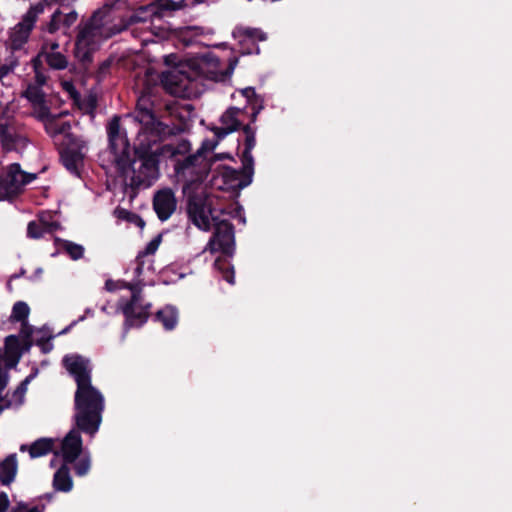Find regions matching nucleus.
Masks as SVG:
<instances>
[{
	"label": "nucleus",
	"instance_id": "50",
	"mask_svg": "<svg viewBox=\"0 0 512 512\" xmlns=\"http://www.w3.org/2000/svg\"><path fill=\"white\" fill-rule=\"evenodd\" d=\"M77 20V13L75 11L69 12L65 15L63 23L66 27H70Z\"/></svg>",
	"mask_w": 512,
	"mask_h": 512
},
{
	"label": "nucleus",
	"instance_id": "39",
	"mask_svg": "<svg viewBox=\"0 0 512 512\" xmlns=\"http://www.w3.org/2000/svg\"><path fill=\"white\" fill-rule=\"evenodd\" d=\"M238 61L239 60H238V58L236 56H233V57L229 58L227 68L221 73V79L222 80L230 77L233 74L234 69L236 68V66L238 64Z\"/></svg>",
	"mask_w": 512,
	"mask_h": 512
},
{
	"label": "nucleus",
	"instance_id": "57",
	"mask_svg": "<svg viewBox=\"0 0 512 512\" xmlns=\"http://www.w3.org/2000/svg\"><path fill=\"white\" fill-rule=\"evenodd\" d=\"M105 288H106L108 291H111V292H112V291H115V290L117 289V284H116L113 280L109 279V280H107V281L105 282Z\"/></svg>",
	"mask_w": 512,
	"mask_h": 512
},
{
	"label": "nucleus",
	"instance_id": "60",
	"mask_svg": "<svg viewBox=\"0 0 512 512\" xmlns=\"http://www.w3.org/2000/svg\"><path fill=\"white\" fill-rule=\"evenodd\" d=\"M70 129V124L68 122H64L61 124V126L56 130L57 134H62L66 130Z\"/></svg>",
	"mask_w": 512,
	"mask_h": 512
},
{
	"label": "nucleus",
	"instance_id": "55",
	"mask_svg": "<svg viewBox=\"0 0 512 512\" xmlns=\"http://www.w3.org/2000/svg\"><path fill=\"white\" fill-rule=\"evenodd\" d=\"M27 510V504L24 502H19L15 507L12 508L10 512H25Z\"/></svg>",
	"mask_w": 512,
	"mask_h": 512
},
{
	"label": "nucleus",
	"instance_id": "9",
	"mask_svg": "<svg viewBox=\"0 0 512 512\" xmlns=\"http://www.w3.org/2000/svg\"><path fill=\"white\" fill-rule=\"evenodd\" d=\"M216 143L205 140L197 153L185 157L175 163V172L185 178L184 190L187 191L193 183H203L210 172V163L205 153L212 151Z\"/></svg>",
	"mask_w": 512,
	"mask_h": 512
},
{
	"label": "nucleus",
	"instance_id": "30",
	"mask_svg": "<svg viewBox=\"0 0 512 512\" xmlns=\"http://www.w3.org/2000/svg\"><path fill=\"white\" fill-rule=\"evenodd\" d=\"M44 57L52 69L63 70L68 65L67 58L60 52H45Z\"/></svg>",
	"mask_w": 512,
	"mask_h": 512
},
{
	"label": "nucleus",
	"instance_id": "62",
	"mask_svg": "<svg viewBox=\"0 0 512 512\" xmlns=\"http://www.w3.org/2000/svg\"><path fill=\"white\" fill-rule=\"evenodd\" d=\"M58 48H59V44H58L57 42H52V43L50 44V50H51L52 52H54V51H55V50H57Z\"/></svg>",
	"mask_w": 512,
	"mask_h": 512
},
{
	"label": "nucleus",
	"instance_id": "12",
	"mask_svg": "<svg viewBox=\"0 0 512 512\" xmlns=\"http://www.w3.org/2000/svg\"><path fill=\"white\" fill-rule=\"evenodd\" d=\"M182 7L181 2L173 0H155L153 3L138 8L127 20L120 26H113L107 37L116 35L126 30L135 23L147 22L153 18H161L165 12L177 11Z\"/></svg>",
	"mask_w": 512,
	"mask_h": 512
},
{
	"label": "nucleus",
	"instance_id": "24",
	"mask_svg": "<svg viewBox=\"0 0 512 512\" xmlns=\"http://www.w3.org/2000/svg\"><path fill=\"white\" fill-rule=\"evenodd\" d=\"M31 31L24 27H19L18 24L14 27L13 31L10 33L9 41L10 47L13 51H18L22 49L24 44L27 43Z\"/></svg>",
	"mask_w": 512,
	"mask_h": 512
},
{
	"label": "nucleus",
	"instance_id": "20",
	"mask_svg": "<svg viewBox=\"0 0 512 512\" xmlns=\"http://www.w3.org/2000/svg\"><path fill=\"white\" fill-rule=\"evenodd\" d=\"M153 321L161 323L166 331L173 330L178 323V311L171 305H166L153 316Z\"/></svg>",
	"mask_w": 512,
	"mask_h": 512
},
{
	"label": "nucleus",
	"instance_id": "35",
	"mask_svg": "<svg viewBox=\"0 0 512 512\" xmlns=\"http://www.w3.org/2000/svg\"><path fill=\"white\" fill-rule=\"evenodd\" d=\"M161 240L162 236L160 234L157 235L146 245L145 249L143 251H140L138 254L141 255L142 257H146L147 255H153L157 251L161 243Z\"/></svg>",
	"mask_w": 512,
	"mask_h": 512
},
{
	"label": "nucleus",
	"instance_id": "53",
	"mask_svg": "<svg viewBox=\"0 0 512 512\" xmlns=\"http://www.w3.org/2000/svg\"><path fill=\"white\" fill-rule=\"evenodd\" d=\"M177 56L175 54H170L165 56L164 62L166 65L172 67L180 66L181 64L176 63Z\"/></svg>",
	"mask_w": 512,
	"mask_h": 512
},
{
	"label": "nucleus",
	"instance_id": "41",
	"mask_svg": "<svg viewBox=\"0 0 512 512\" xmlns=\"http://www.w3.org/2000/svg\"><path fill=\"white\" fill-rule=\"evenodd\" d=\"M45 49H46V46H43L41 52L36 57H34L31 61L34 72L41 71L43 68L42 56H44V54H45V51H44Z\"/></svg>",
	"mask_w": 512,
	"mask_h": 512
},
{
	"label": "nucleus",
	"instance_id": "63",
	"mask_svg": "<svg viewBox=\"0 0 512 512\" xmlns=\"http://www.w3.org/2000/svg\"><path fill=\"white\" fill-rule=\"evenodd\" d=\"M20 451H21V452H25V451H28V452H29V445H27V444H22V445L20 446Z\"/></svg>",
	"mask_w": 512,
	"mask_h": 512
},
{
	"label": "nucleus",
	"instance_id": "47",
	"mask_svg": "<svg viewBox=\"0 0 512 512\" xmlns=\"http://www.w3.org/2000/svg\"><path fill=\"white\" fill-rule=\"evenodd\" d=\"M10 501L6 492H0V512H7Z\"/></svg>",
	"mask_w": 512,
	"mask_h": 512
},
{
	"label": "nucleus",
	"instance_id": "31",
	"mask_svg": "<svg viewBox=\"0 0 512 512\" xmlns=\"http://www.w3.org/2000/svg\"><path fill=\"white\" fill-rule=\"evenodd\" d=\"M4 354L22 356L19 336L11 334L5 337Z\"/></svg>",
	"mask_w": 512,
	"mask_h": 512
},
{
	"label": "nucleus",
	"instance_id": "48",
	"mask_svg": "<svg viewBox=\"0 0 512 512\" xmlns=\"http://www.w3.org/2000/svg\"><path fill=\"white\" fill-rule=\"evenodd\" d=\"M37 177L36 174L34 173H28V172H25L21 169V175H20V178H21V183L23 184V186L31 183L33 180H35Z\"/></svg>",
	"mask_w": 512,
	"mask_h": 512
},
{
	"label": "nucleus",
	"instance_id": "3",
	"mask_svg": "<svg viewBox=\"0 0 512 512\" xmlns=\"http://www.w3.org/2000/svg\"><path fill=\"white\" fill-rule=\"evenodd\" d=\"M246 99L243 108L231 106L220 117L221 126L214 127L213 132L218 140L224 139L228 134L242 129L256 122L258 115L264 109V99L257 94L254 87L239 90Z\"/></svg>",
	"mask_w": 512,
	"mask_h": 512
},
{
	"label": "nucleus",
	"instance_id": "40",
	"mask_svg": "<svg viewBox=\"0 0 512 512\" xmlns=\"http://www.w3.org/2000/svg\"><path fill=\"white\" fill-rule=\"evenodd\" d=\"M33 326L26 322H21L20 337L21 339H32Z\"/></svg>",
	"mask_w": 512,
	"mask_h": 512
},
{
	"label": "nucleus",
	"instance_id": "33",
	"mask_svg": "<svg viewBox=\"0 0 512 512\" xmlns=\"http://www.w3.org/2000/svg\"><path fill=\"white\" fill-rule=\"evenodd\" d=\"M164 148L171 152L172 156L176 155H184L190 151L191 145L188 140H181L176 146L174 145H166Z\"/></svg>",
	"mask_w": 512,
	"mask_h": 512
},
{
	"label": "nucleus",
	"instance_id": "26",
	"mask_svg": "<svg viewBox=\"0 0 512 512\" xmlns=\"http://www.w3.org/2000/svg\"><path fill=\"white\" fill-rule=\"evenodd\" d=\"M55 243L59 245L72 260H79L84 255V247L69 240L55 238Z\"/></svg>",
	"mask_w": 512,
	"mask_h": 512
},
{
	"label": "nucleus",
	"instance_id": "28",
	"mask_svg": "<svg viewBox=\"0 0 512 512\" xmlns=\"http://www.w3.org/2000/svg\"><path fill=\"white\" fill-rule=\"evenodd\" d=\"M129 170L133 172V175L130 177L129 182L125 183V191L127 192L130 189L133 194H136L138 189L145 183L146 178L137 171L135 164H133V168L129 167L125 171H120L124 174Z\"/></svg>",
	"mask_w": 512,
	"mask_h": 512
},
{
	"label": "nucleus",
	"instance_id": "61",
	"mask_svg": "<svg viewBox=\"0 0 512 512\" xmlns=\"http://www.w3.org/2000/svg\"><path fill=\"white\" fill-rule=\"evenodd\" d=\"M66 0H50V2H48L47 4L48 5H52V4H57V5H60V6H64V2Z\"/></svg>",
	"mask_w": 512,
	"mask_h": 512
},
{
	"label": "nucleus",
	"instance_id": "22",
	"mask_svg": "<svg viewBox=\"0 0 512 512\" xmlns=\"http://www.w3.org/2000/svg\"><path fill=\"white\" fill-rule=\"evenodd\" d=\"M53 487L56 491L69 492L73 488V481L70 476L68 464L63 463L55 472L53 477Z\"/></svg>",
	"mask_w": 512,
	"mask_h": 512
},
{
	"label": "nucleus",
	"instance_id": "11",
	"mask_svg": "<svg viewBox=\"0 0 512 512\" xmlns=\"http://www.w3.org/2000/svg\"><path fill=\"white\" fill-rule=\"evenodd\" d=\"M107 135L109 149L114 156L118 169L125 171L129 167L133 168L135 159H132L131 146L126 132L121 130L120 117L118 115H114L108 123Z\"/></svg>",
	"mask_w": 512,
	"mask_h": 512
},
{
	"label": "nucleus",
	"instance_id": "52",
	"mask_svg": "<svg viewBox=\"0 0 512 512\" xmlns=\"http://www.w3.org/2000/svg\"><path fill=\"white\" fill-rule=\"evenodd\" d=\"M34 344L35 343L33 342L32 339H20V346H21L22 355L25 352H28Z\"/></svg>",
	"mask_w": 512,
	"mask_h": 512
},
{
	"label": "nucleus",
	"instance_id": "43",
	"mask_svg": "<svg viewBox=\"0 0 512 512\" xmlns=\"http://www.w3.org/2000/svg\"><path fill=\"white\" fill-rule=\"evenodd\" d=\"M37 373V370L35 371V373L33 374H30L28 375L19 385L18 387L16 388V391L15 393L16 394H24L27 390V385L30 383V381L34 378V376L36 375Z\"/></svg>",
	"mask_w": 512,
	"mask_h": 512
},
{
	"label": "nucleus",
	"instance_id": "56",
	"mask_svg": "<svg viewBox=\"0 0 512 512\" xmlns=\"http://www.w3.org/2000/svg\"><path fill=\"white\" fill-rule=\"evenodd\" d=\"M11 406L10 400H5V398H0V414L4 411V409L9 408Z\"/></svg>",
	"mask_w": 512,
	"mask_h": 512
},
{
	"label": "nucleus",
	"instance_id": "34",
	"mask_svg": "<svg viewBox=\"0 0 512 512\" xmlns=\"http://www.w3.org/2000/svg\"><path fill=\"white\" fill-rule=\"evenodd\" d=\"M198 27H192V26H186L179 28V38L184 42L185 46H189L193 43V36L197 35L196 30H198Z\"/></svg>",
	"mask_w": 512,
	"mask_h": 512
},
{
	"label": "nucleus",
	"instance_id": "14",
	"mask_svg": "<svg viewBox=\"0 0 512 512\" xmlns=\"http://www.w3.org/2000/svg\"><path fill=\"white\" fill-rule=\"evenodd\" d=\"M21 166L19 163H12L7 170L0 175V201L13 199L23 191L21 183Z\"/></svg>",
	"mask_w": 512,
	"mask_h": 512
},
{
	"label": "nucleus",
	"instance_id": "64",
	"mask_svg": "<svg viewBox=\"0 0 512 512\" xmlns=\"http://www.w3.org/2000/svg\"><path fill=\"white\" fill-rule=\"evenodd\" d=\"M27 512H41V510L37 506H35L29 509Z\"/></svg>",
	"mask_w": 512,
	"mask_h": 512
},
{
	"label": "nucleus",
	"instance_id": "25",
	"mask_svg": "<svg viewBox=\"0 0 512 512\" xmlns=\"http://www.w3.org/2000/svg\"><path fill=\"white\" fill-rule=\"evenodd\" d=\"M43 11L44 5L42 3L32 5L23 15L22 20L18 23V26L27 28L28 30L32 31L37 21L38 15L43 13Z\"/></svg>",
	"mask_w": 512,
	"mask_h": 512
},
{
	"label": "nucleus",
	"instance_id": "8",
	"mask_svg": "<svg viewBox=\"0 0 512 512\" xmlns=\"http://www.w3.org/2000/svg\"><path fill=\"white\" fill-rule=\"evenodd\" d=\"M121 287L130 290L131 297L128 300L121 299L118 303V309L124 316V328L129 330L131 328L142 327L149 319L151 313L150 309L152 304L150 302L144 303L142 290L143 283L138 281L136 283L121 282Z\"/></svg>",
	"mask_w": 512,
	"mask_h": 512
},
{
	"label": "nucleus",
	"instance_id": "16",
	"mask_svg": "<svg viewBox=\"0 0 512 512\" xmlns=\"http://www.w3.org/2000/svg\"><path fill=\"white\" fill-rule=\"evenodd\" d=\"M132 159H135V164L140 162V166L136 169L146 179L154 177L158 173V156L152 153L149 147L134 148Z\"/></svg>",
	"mask_w": 512,
	"mask_h": 512
},
{
	"label": "nucleus",
	"instance_id": "38",
	"mask_svg": "<svg viewBox=\"0 0 512 512\" xmlns=\"http://www.w3.org/2000/svg\"><path fill=\"white\" fill-rule=\"evenodd\" d=\"M90 470V460L88 458H82L78 460L74 465V471L77 476H85Z\"/></svg>",
	"mask_w": 512,
	"mask_h": 512
},
{
	"label": "nucleus",
	"instance_id": "29",
	"mask_svg": "<svg viewBox=\"0 0 512 512\" xmlns=\"http://www.w3.org/2000/svg\"><path fill=\"white\" fill-rule=\"evenodd\" d=\"M30 314V307L24 301H17L12 307L11 321L26 322Z\"/></svg>",
	"mask_w": 512,
	"mask_h": 512
},
{
	"label": "nucleus",
	"instance_id": "5",
	"mask_svg": "<svg viewBox=\"0 0 512 512\" xmlns=\"http://www.w3.org/2000/svg\"><path fill=\"white\" fill-rule=\"evenodd\" d=\"M134 119L140 123L141 131L148 136L149 141L157 142L169 136L178 135L185 130V125L170 126L159 120L155 104L150 93H142L133 112Z\"/></svg>",
	"mask_w": 512,
	"mask_h": 512
},
{
	"label": "nucleus",
	"instance_id": "2",
	"mask_svg": "<svg viewBox=\"0 0 512 512\" xmlns=\"http://www.w3.org/2000/svg\"><path fill=\"white\" fill-rule=\"evenodd\" d=\"M220 64L218 57L207 53L199 59H193L186 64L172 67L161 74V84L171 95L180 98H190L194 94V81L197 77L206 76V68H217Z\"/></svg>",
	"mask_w": 512,
	"mask_h": 512
},
{
	"label": "nucleus",
	"instance_id": "37",
	"mask_svg": "<svg viewBox=\"0 0 512 512\" xmlns=\"http://www.w3.org/2000/svg\"><path fill=\"white\" fill-rule=\"evenodd\" d=\"M53 338L54 335H49L47 337L43 336L35 341V345H37L40 348L43 354H47L51 352L53 349V344L51 342Z\"/></svg>",
	"mask_w": 512,
	"mask_h": 512
},
{
	"label": "nucleus",
	"instance_id": "21",
	"mask_svg": "<svg viewBox=\"0 0 512 512\" xmlns=\"http://www.w3.org/2000/svg\"><path fill=\"white\" fill-rule=\"evenodd\" d=\"M63 166L73 175L80 176L79 166L83 162L82 154L73 149H65L60 153Z\"/></svg>",
	"mask_w": 512,
	"mask_h": 512
},
{
	"label": "nucleus",
	"instance_id": "7",
	"mask_svg": "<svg viewBox=\"0 0 512 512\" xmlns=\"http://www.w3.org/2000/svg\"><path fill=\"white\" fill-rule=\"evenodd\" d=\"M256 145V128L247 125L244 127V149L240 156L242 167L235 169L226 166L223 171V180L231 189H243L251 184L254 174V158L252 150Z\"/></svg>",
	"mask_w": 512,
	"mask_h": 512
},
{
	"label": "nucleus",
	"instance_id": "44",
	"mask_svg": "<svg viewBox=\"0 0 512 512\" xmlns=\"http://www.w3.org/2000/svg\"><path fill=\"white\" fill-rule=\"evenodd\" d=\"M111 63H112V61L110 59H107V60L103 61L99 65V68L97 70V77L98 78L104 77L109 72V69L111 67Z\"/></svg>",
	"mask_w": 512,
	"mask_h": 512
},
{
	"label": "nucleus",
	"instance_id": "1",
	"mask_svg": "<svg viewBox=\"0 0 512 512\" xmlns=\"http://www.w3.org/2000/svg\"><path fill=\"white\" fill-rule=\"evenodd\" d=\"M62 362L69 374L74 377L77 385L74 395L76 426L81 432L94 435L102 422L104 397L92 385L90 360L74 354L66 355Z\"/></svg>",
	"mask_w": 512,
	"mask_h": 512
},
{
	"label": "nucleus",
	"instance_id": "13",
	"mask_svg": "<svg viewBox=\"0 0 512 512\" xmlns=\"http://www.w3.org/2000/svg\"><path fill=\"white\" fill-rule=\"evenodd\" d=\"M233 37L238 39L239 51L243 55L259 54L258 42L265 41L267 35L259 28L237 26L233 30Z\"/></svg>",
	"mask_w": 512,
	"mask_h": 512
},
{
	"label": "nucleus",
	"instance_id": "54",
	"mask_svg": "<svg viewBox=\"0 0 512 512\" xmlns=\"http://www.w3.org/2000/svg\"><path fill=\"white\" fill-rule=\"evenodd\" d=\"M8 381H9V375H3L2 377H0V398H4L2 396V393L8 385Z\"/></svg>",
	"mask_w": 512,
	"mask_h": 512
},
{
	"label": "nucleus",
	"instance_id": "17",
	"mask_svg": "<svg viewBox=\"0 0 512 512\" xmlns=\"http://www.w3.org/2000/svg\"><path fill=\"white\" fill-rule=\"evenodd\" d=\"M83 448V442L80 430H71L64 437L61 444V453L65 464L74 463L80 456Z\"/></svg>",
	"mask_w": 512,
	"mask_h": 512
},
{
	"label": "nucleus",
	"instance_id": "27",
	"mask_svg": "<svg viewBox=\"0 0 512 512\" xmlns=\"http://www.w3.org/2000/svg\"><path fill=\"white\" fill-rule=\"evenodd\" d=\"M21 96L35 106H41L45 103V93L42 88L34 86V84H29Z\"/></svg>",
	"mask_w": 512,
	"mask_h": 512
},
{
	"label": "nucleus",
	"instance_id": "36",
	"mask_svg": "<svg viewBox=\"0 0 512 512\" xmlns=\"http://www.w3.org/2000/svg\"><path fill=\"white\" fill-rule=\"evenodd\" d=\"M61 18H62V12L60 11V9H57L51 16V19L50 21L48 22L47 24V31L51 34L55 33L59 27H60V22H61Z\"/></svg>",
	"mask_w": 512,
	"mask_h": 512
},
{
	"label": "nucleus",
	"instance_id": "46",
	"mask_svg": "<svg viewBox=\"0 0 512 512\" xmlns=\"http://www.w3.org/2000/svg\"><path fill=\"white\" fill-rule=\"evenodd\" d=\"M135 263L136 267L134 269V275L135 277L139 278L142 275L144 269V257L138 254L135 259Z\"/></svg>",
	"mask_w": 512,
	"mask_h": 512
},
{
	"label": "nucleus",
	"instance_id": "59",
	"mask_svg": "<svg viewBox=\"0 0 512 512\" xmlns=\"http://www.w3.org/2000/svg\"><path fill=\"white\" fill-rule=\"evenodd\" d=\"M87 104L91 110H94L97 106V100L94 96H90L87 100Z\"/></svg>",
	"mask_w": 512,
	"mask_h": 512
},
{
	"label": "nucleus",
	"instance_id": "4",
	"mask_svg": "<svg viewBox=\"0 0 512 512\" xmlns=\"http://www.w3.org/2000/svg\"><path fill=\"white\" fill-rule=\"evenodd\" d=\"M235 229L228 220L214 222V232L208 241L206 250L213 253H221L214 261L215 269L230 285L235 284V270L230 259L235 254Z\"/></svg>",
	"mask_w": 512,
	"mask_h": 512
},
{
	"label": "nucleus",
	"instance_id": "32",
	"mask_svg": "<svg viewBox=\"0 0 512 512\" xmlns=\"http://www.w3.org/2000/svg\"><path fill=\"white\" fill-rule=\"evenodd\" d=\"M45 233V228L43 225V220H40V223L36 221H31L27 226V236L31 239H40L43 237Z\"/></svg>",
	"mask_w": 512,
	"mask_h": 512
},
{
	"label": "nucleus",
	"instance_id": "18",
	"mask_svg": "<svg viewBox=\"0 0 512 512\" xmlns=\"http://www.w3.org/2000/svg\"><path fill=\"white\" fill-rule=\"evenodd\" d=\"M27 140L7 123L0 122V144L4 152L17 151L26 146Z\"/></svg>",
	"mask_w": 512,
	"mask_h": 512
},
{
	"label": "nucleus",
	"instance_id": "15",
	"mask_svg": "<svg viewBox=\"0 0 512 512\" xmlns=\"http://www.w3.org/2000/svg\"><path fill=\"white\" fill-rule=\"evenodd\" d=\"M177 200L172 189L164 188L153 197V209L161 221L168 220L175 212Z\"/></svg>",
	"mask_w": 512,
	"mask_h": 512
},
{
	"label": "nucleus",
	"instance_id": "42",
	"mask_svg": "<svg viewBox=\"0 0 512 512\" xmlns=\"http://www.w3.org/2000/svg\"><path fill=\"white\" fill-rule=\"evenodd\" d=\"M22 356L20 355H10V354H4L5 358V365L8 369L15 368L17 364L20 362Z\"/></svg>",
	"mask_w": 512,
	"mask_h": 512
},
{
	"label": "nucleus",
	"instance_id": "10",
	"mask_svg": "<svg viewBox=\"0 0 512 512\" xmlns=\"http://www.w3.org/2000/svg\"><path fill=\"white\" fill-rule=\"evenodd\" d=\"M202 183H193L187 191L183 189V193L187 195L186 211L188 219L197 228L203 231H210L212 224L218 220L214 215L212 203L209 195L204 191L197 192L196 189Z\"/></svg>",
	"mask_w": 512,
	"mask_h": 512
},
{
	"label": "nucleus",
	"instance_id": "51",
	"mask_svg": "<svg viewBox=\"0 0 512 512\" xmlns=\"http://www.w3.org/2000/svg\"><path fill=\"white\" fill-rule=\"evenodd\" d=\"M43 225L45 228V232L52 233L60 228V223L53 221V222H46L43 221Z\"/></svg>",
	"mask_w": 512,
	"mask_h": 512
},
{
	"label": "nucleus",
	"instance_id": "6",
	"mask_svg": "<svg viewBox=\"0 0 512 512\" xmlns=\"http://www.w3.org/2000/svg\"><path fill=\"white\" fill-rule=\"evenodd\" d=\"M105 25L104 12L98 9L78 25L74 54L79 62L87 67L93 62V54L97 49V40L103 34Z\"/></svg>",
	"mask_w": 512,
	"mask_h": 512
},
{
	"label": "nucleus",
	"instance_id": "58",
	"mask_svg": "<svg viewBox=\"0 0 512 512\" xmlns=\"http://www.w3.org/2000/svg\"><path fill=\"white\" fill-rule=\"evenodd\" d=\"M66 90L70 92L71 96L74 98V99H77L79 97V93L77 92V90L73 87L72 84H67L66 85Z\"/></svg>",
	"mask_w": 512,
	"mask_h": 512
},
{
	"label": "nucleus",
	"instance_id": "49",
	"mask_svg": "<svg viewBox=\"0 0 512 512\" xmlns=\"http://www.w3.org/2000/svg\"><path fill=\"white\" fill-rule=\"evenodd\" d=\"M35 73V83L34 86L42 87L47 82V76L42 73V71H36Z\"/></svg>",
	"mask_w": 512,
	"mask_h": 512
},
{
	"label": "nucleus",
	"instance_id": "19",
	"mask_svg": "<svg viewBox=\"0 0 512 512\" xmlns=\"http://www.w3.org/2000/svg\"><path fill=\"white\" fill-rule=\"evenodd\" d=\"M18 472V460L16 453L7 455L0 462V483L9 486L14 482Z\"/></svg>",
	"mask_w": 512,
	"mask_h": 512
},
{
	"label": "nucleus",
	"instance_id": "23",
	"mask_svg": "<svg viewBox=\"0 0 512 512\" xmlns=\"http://www.w3.org/2000/svg\"><path fill=\"white\" fill-rule=\"evenodd\" d=\"M54 441L51 438H39L29 445V455L32 459L45 456L52 452Z\"/></svg>",
	"mask_w": 512,
	"mask_h": 512
},
{
	"label": "nucleus",
	"instance_id": "45",
	"mask_svg": "<svg viewBox=\"0 0 512 512\" xmlns=\"http://www.w3.org/2000/svg\"><path fill=\"white\" fill-rule=\"evenodd\" d=\"M18 65V61L14 60L10 64L0 66V78L7 76Z\"/></svg>",
	"mask_w": 512,
	"mask_h": 512
}]
</instances>
